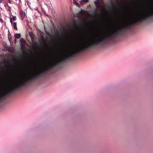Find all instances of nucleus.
Segmentation results:
<instances>
[{"label": "nucleus", "mask_w": 153, "mask_h": 153, "mask_svg": "<svg viewBox=\"0 0 153 153\" xmlns=\"http://www.w3.org/2000/svg\"><path fill=\"white\" fill-rule=\"evenodd\" d=\"M130 28L128 24L123 23L122 25L115 29L113 32L107 35H104L102 37L99 38L95 37L85 43L78 45L76 48H72L71 50L66 48V60L72 57L79 52L97 46L101 43L103 45L105 44L111 40L115 38L118 35L123 33L124 29L127 30Z\"/></svg>", "instance_id": "nucleus-1"}, {"label": "nucleus", "mask_w": 153, "mask_h": 153, "mask_svg": "<svg viewBox=\"0 0 153 153\" xmlns=\"http://www.w3.org/2000/svg\"><path fill=\"white\" fill-rule=\"evenodd\" d=\"M153 16V9L152 10H150L148 13L146 12L145 10L144 13H142L139 16L135 19L130 22L127 23L129 25V27L134 25L136 24L139 23H141L143 21H145L146 20L152 17Z\"/></svg>", "instance_id": "nucleus-2"}, {"label": "nucleus", "mask_w": 153, "mask_h": 153, "mask_svg": "<svg viewBox=\"0 0 153 153\" xmlns=\"http://www.w3.org/2000/svg\"><path fill=\"white\" fill-rule=\"evenodd\" d=\"M20 15L22 20H23V19L25 18V12L23 11H21L20 13Z\"/></svg>", "instance_id": "nucleus-3"}, {"label": "nucleus", "mask_w": 153, "mask_h": 153, "mask_svg": "<svg viewBox=\"0 0 153 153\" xmlns=\"http://www.w3.org/2000/svg\"><path fill=\"white\" fill-rule=\"evenodd\" d=\"M0 67H54L53 66H0Z\"/></svg>", "instance_id": "nucleus-4"}, {"label": "nucleus", "mask_w": 153, "mask_h": 153, "mask_svg": "<svg viewBox=\"0 0 153 153\" xmlns=\"http://www.w3.org/2000/svg\"><path fill=\"white\" fill-rule=\"evenodd\" d=\"M14 36L16 38L19 39L21 37V35L20 33H16L14 35Z\"/></svg>", "instance_id": "nucleus-5"}, {"label": "nucleus", "mask_w": 153, "mask_h": 153, "mask_svg": "<svg viewBox=\"0 0 153 153\" xmlns=\"http://www.w3.org/2000/svg\"><path fill=\"white\" fill-rule=\"evenodd\" d=\"M13 25L14 29L15 30H17L16 23V22H13Z\"/></svg>", "instance_id": "nucleus-6"}, {"label": "nucleus", "mask_w": 153, "mask_h": 153, "mask_svg": "<svg viewBox=\"0 0 153 153\" xmlns=\"http://www.w3.org/2000/svg\"><path fill=\"white\" fill-rule=\"evenodd\" d=\"M97 9H96L95 11L94 12L93 14V16L94 17H96L99 15L97 13Z\"/></svg>", "instance_id": "nucleus-7"}, {"label": "nucleus", "mask_w": 153, "mask_h": 153, "mask_svg": "<svg viewBox=\"0 0 153 153\" xmlns=\"http://www.w3.org/2000/svg\"><path fill=\"white\" fill-rule=\"evenodd\" d=\"M8 39L10 43H11V39H12V37L10 34H8Z\"/></svg>", "instance_id": "nucleus-8"}, {"label": "nucleus", "mask_w": 153, "mask_h": 153, "mask_svg": "<svg viewBox=\"0 0 153 153\" xmlns=\"http://www.w3.org/2000/svg\"><path fill=\"white\" fill-rule=\"evenodd\" d=\"M8 49V51L11 52H12L13 51V48H9Z\"/></svg>", "instance_id": "nucleus-9"}, {"label": "nucleus", "mask_w": 153, "mask_h": 153, "mask_svg": "<svg viewBox=\"0 0 153 153\" xmlns=\"http://www.w3.org/2000/svg\"><path fill=\"white\" fill-rule=\"evenodd\" d=\"M29 35L30 37L32 36H33V33L32 32H29Z\"/></svg>", "instance_id": "nucleus-10"}, {"label": "nucleus", "mask_w": 153, "mask_h": 153, "mask_svg": "<svg viewBox=\"0 0 153 153\" xmlns=\"http://www.w3.org/2000/svg\"><path fill=\"white\" fill-rule=\"evenodd\" d=\"M12 19L13 21H15L16 20V17L15 16H13L12 17Z\"/></svg>", "instance_id": "nucleus-11"}, {"label": "nucleus", "mask_w": 153, "mask_h": 153, "mask_svg": "<svg viewBox=\"0 0 153 153\" xmlns=\"http://www.w3.org/2000/svg\"><path fill=\"white\" fill-rule=\"evenodd\" d=\"M74 3H75V5L77 6H78L79 5V4L76 2L74 1Z\"/></svg>", "instance_id": "nucleus-12"}, {"label": "nucleus", "mask_w": 153, "mask_h": 153, "mask_svg": "<svg viewBox=\"0 0 153 153\" xmlns=\"http://www.w3.org/2000/svg\"><path fill=\"white\" fill-rule=\"evenodd\" d=\"M32 42H33L34 40L33 36H32L30 37Z\"/></svg>", "instance_id": "nucleus-13"}, {"label": "nucleus", "mask_w": 153, "mask_h": 153, "mask_svg": "<svg viewBox=\"0 0 153 153\" xmlns=\"http://www.w3.org/2000/svg\"><path fill=\"white\" fill-rule=\"evenodd\" d=\"M7 2L9 4H11V0H6Z\"/></svg>", "instance_id": "nucleus-14"}, {"label": "nucleus", "mask_w": 153, "mask_h": 153, "mask_svg": "<svg viewBox=\"0 0 153 153\" xmlns=\"http://www.w3.org/2000/svg\"><path fill=\"white\" fill-rule=\"evenodd\" d=\"M10 22L11 23V24H12L13 23L12 20V19L11 18H10Z\"/></svg>", "instance_id": "nucleus-15"}, {"label": "nucleus", "mask_w": 153, "mask_h": 153, "mask_svg": "<svg viewBox=\"0 0 153 153\" xmlns=\"http://www.w3.org/2000/svg\"><path fill=\"white\" fill-rule=\"evenodd\" d=\"M82 1H84L85 2H88V0H82Z\"/></svg>", "instance_id": "nucleus-16"}, {"label": "nucleus", "mask_w": 153, "mask_h": 153, "mask_svg": "<svg viewBox=\"0 0 153 153\" xmlns=\"http://www.w3.org/2000/svg\"><path fill=\"white\" fill-rule=\"evenodd\" d=\"M0 21H1V22H3L2 19H0Z\"/></svg>", "instance_id": "nucleus-17"}, {"label": "nucleus", "mask_w": 153, "mask_h": 153, "mask_svg": "<svg viewBox=\"0 0 153 153\" xmlns=\"http://www.w3.org/2000/svg\"><path fill=\"white\" fill-rule=\"evenodd\" d=\"M14 41H15V43H16V39H15Z\"/></svg>", "instance_id": "nucleus-18"}, {"label": "nucleus", "mask_w": 153, "mask_h": 153, "mask_svg": "<svg viewBox=\"0 0 153 153\" xmlns=\"http://www.w3.org/2000/svg\"><path fill=\"white\" fill-rule=\"evenodd\" d=\"M2 2V1L1 0H0V3H1Z\"/></svg>", "instance_id": "nucleus-19"}, {"label": "nucleus", "mask_w": 153, "mask_h": 153, "mask_svg": "<svg viewBox=\"0 0 153 153\" xmlns=\"http://www.w3.org/2000/svg\"><path fill=\"white\" fill-rule=\"evenodd\" d=\"M23 56V54H21V56Z\"/></svg>", "instance_id": "nucleus-20"}, {"label": "nucleus", "mask_w": 153, "mask_h": 153, "mask_svg": "<svg viewBox=\"0 0 153 153\" xmlns=\"http://www.w3.org/2000/svg\"><path fill=\"white\" fill-rule=\"evenodd\" d=\"M7 6L10 8H10H11L10 7H9L8 5H7Z\"/></svg>", "instance_id": "nucleus-21"}, {"label": "nucleus", "mask_w": 153, "mask_h": 153, "mask_svg": "<svg viewBox=\"0 0 153 153\" xmlns=\"http://www.w3.org/2000/svg\"><path fill=\"white\" fill-rule=\"evenodd\" d=\"M4 6L6 7V5H4Z\"/></svg>", "instance_id": "nucleus-22"}, {"label": "nucleus", "mask_w": 153, "mask_h": 153, "mask_svg": "<svg viewBox=\"0 0 153 153\" xmlns=\"http://www.w3.org/2000/svg\"><path fill=\"white\" fill-rule=\"evenodd\" d=\"M71 33H72V31L71 30Z\"/></svg>", "instance_id": "nucleus-23"}, {"label": "nucleus", "mask_w": 153, "mask_h": 153, "mask_svg": "<svg viewBox=\"0 0 153 153\" xmlns=\"http://www.w3.org/2000/svg\"><path fill=\"white\" fill-rule=\"evenodd\" d=\"M16 1L17 0H15Z\"/></svg>", "instance_id": "nucleus-24"}]
</instances>
